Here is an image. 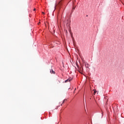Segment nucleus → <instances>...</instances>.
I'll list each match as a JSON object with an SVG mask.
<instances>
[{
	"label": "nucleus",
	"instance_id": "obj_1",
	"mask_svg": "<svg viewBox=\"0 0 124 124\" xmlns=\"http://www.w3.org/2000/svg\"><path fill=\"white\" fill-rule=\"evenodd\" d=\"M83 67H81L80 68H79L78 70V72H79V73H82V71H83Z\"/></svg>",
	"mask_w": 124,
	"mask_h": 124
},
{
	"label": "nucleus",
	"instance_id": "obj_2",
	"mask_svg": "<svg viewBox=\"0 0 124 124\" xmlns=\"http://www.w3.org/2000/svg\"><path fill=\"white\" fill-rule=\"evenodd\" d=\"M72 80V78H68L65 81V83H67V82H70Z\"/></svg>",
	"mask_w": 124,
	"mask_h": 124
},
{
	"label": "nucleus",
	"instance_id": "obj_3",
	"mask_svg": "<svg viewBox=\"0 0 124 124\" xmlns=\"http://www.w3.org/2000/svg\"><path fill=\"white\" fill-rule=\"evenodd\" d=\"M50 73L51 74H55V71H54V70H53V69H51L50 70Z\"/></svg>",
	"mask_w": 124,
	"mask_h": 124
},
{
	"label": "nucleus",
	"instance_id": "obj_4",
	"mask_svg": "<svg viewBox=\"0 0 124 124\" xmlns=\"http://www.w3.org/2000/svg\"><path fill=\"white\" fill-rule=\"evenodd\" d=\"M85 66L86 67H87V68H89V67H90V65L88 63H86L85 64Z\"/></svg>",
	"mask_w": 124,
	"mask_h": 124
},
{
	"label": "nucleus",
	"instance_id": "obj_5",
	"mask_svg": "<svg viewBox=\"0 0 124 124\" xmlns=\"http://www.w3.org/2000/svg\"><path fill=\"white\" fill-rule=\"evenodd\" d=\"M93 91H94L93 94H95V93H96L97 91L96 90H93Z\"/></svg>",
	"mask_w": 124,
	"mask_h": 124
},
{
	"label": "nucleus",
	"instance_id": "obj_6",
	"mask_svg": "<svg viewBox=\"0 0 124 124\" xmlns=\"http://www.w3.org/2000/svg\"><path fill=\"white\" fill-rule=\"evenodd\" d=\"M65 101H66V99H64L63 102H62V104L64 103V102H65Z\"/></svg>",
	"mask_w": 124,
	"mask_h": 124
},
{
	"label": "nucleus",
	"instance_id": "obj_7",
	"mask_svg": "<svg viewBox=\"0 0 124 124\" xmlns=\"http://www.w3.org/2000/svg\"><path fill=\"white\" fill-rule=\"evenodd\" d=\"M102 115H103V112H102Z\"/></svg>",
	"mask_w": 124,
	"mask_h": 124
},
{
	"label": "nucleus",
	"instance_id": "obj_8",
	"mask_svg": "<svg viewBox=\"0 0 124 124\" xmlns=\"http://www.w3.org/2000/svg\"><path fill=\"white\" fill-rule=\"evenodd\" d=\"M34 10V11H35V9H34V10Z\"/></svg>",
	"mask_w": 124,
	"mask_h": 124
},
{
	"label": "nucleus",
	"instance_id": "obj_9",
	"mask_svg": "<svg viewBox=\"0 0 124 124\" xmlns=\"http://www.w3.org/2000/svg\"><path fill=\"white\" fill-rule=\"evenodd\" d=\"M43 14H44V12H42Z\"/></svg>",
	"mask_w": 124,
	"mask_h": 124
},
{
	"label": "nucleus",
	"instance_id": "obj_10",
	"mask_svg": "<svg viewBox=\"0 0 124 124\" xmlns=\"http://www.w3.org/2000/svg\"><path fill=\"white\" fill-rule=\"evenodd\" d=\"M38 24H40V22H39V23Z\"/></svg>",
	"mask_w": 124,
	"mask_h": 124
}]
</instances>
